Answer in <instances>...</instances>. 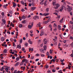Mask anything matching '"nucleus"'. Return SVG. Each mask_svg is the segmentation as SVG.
<instances>
[{
  "label": "nucleus",
  "mask_w": 73,
  "mask_h": 73,
  "mask_svg": "<svg viewBox=\"0 0 73 73\" xmlns=\"http://www.w3.org/2000/svg\"><path fill=\"white\" fill-rule=\"evenodd\" d=\"M1 14L2 16H4V12L2 13H1Z\"/></svg>",
  "instance_id": "nucleus-45"
},
{
  "label": "nucleus",
  "mask_w": 73,
  "mask_h": 73,
  "mask_svg": "<svg viewBox=\"0 0 73 73\" xmlns=\"http://www.w3.org/2000/svg\"><path fill=\"white\" fill-rule=\"evenodd\" d=\"M52 72H53V73H54L55 72H56V70H54V69H53L52 70Z\"/></svg>",
  "instance_id": "nucleus-47"
},
{
  "label": "nucleus",
  "mask_w": 73,
  "mask_h": 73,
  "mask_svg": "<svg viewBox=\"0 0 73 73\" xmlns=\"http://www.w3.org/2000/svg\"><path fill=\"white\" fill-rule=\"evenodd\" d=\"M30 35L31 36V37H33V34H30Z\"/></svg>",
  "instance_id": "nucleus-53"
},
{
  "label": "nucleus",
  "mask_w": 73,
  "mask_h": 73,
  "mask_svg": "<svg viewBox=\"0 0 73 73\" xmlns=\"http://www.w3.org/2000/svg\"><path fill=\"white\" fill-rule=\"evenodd\" d=\"M70 24H73V21H70Z\"/></svg>",
  "instance_id": "nucleus-49"
},
{
  "label": "nucleus",
  "mask_w": 73,
  "mask_h": 73,
  "mask_svg": "<svg viewBox=\"0 0 73 73\" xmlns=\"http://www.w3.org/2000/svg\"><path fill=\"white\" fill-rule=\"evenodd\" d=\"M13 7H14V8H15V7L17 6V4L15 3H14V2H13Z\"/></svg>",
  "instance_id": "nucleus-8"
},
{
  "label": "nucleus",
  "mask_w": 73,
  "mask_h": 73,
  "mask_svg": "<svg viewBox=\"0 0 73 73\" xmlns=\"http://www.w3.org/2000/svg\"><path fill=\"white\" fill-rule=\"evenodd\" d=\"M46 1L44 2V5L45 6H46Z\"/></svg>",
  "instance_id": "nucleus-39"
},
{
  "label": "nucleus",
  "mask_w": 73,
  "mask_h": 73,
  "mask_svg": "<svg viewBox=\"0 0 73 73\" xmlns=\"http://www.w3.org/2000/svg\"><path fill=\"white\" fill-rule=\"evenodd\" d=\"M46 66V69H47V68H49V66L48 65H46L45 66Z\"/></svg>",
  "instance_id": "nucleus-43"
},
{
  "label": "nucleus",
  "mask_w": 73,
  "mask_h": 73,
  "mask_svg": "<svg viewBox=\"0 0 73 73\" xmlns=\"http://www.w3.org/2000/svg\"><path fill=\"white\" fill-rule=\"evenodd\" d=\"M56 19H60V15H57V17H56Z\"/></svg>",
  "instance_id": "nucleus-24"
},
{
  "label": "nucleus",
  "mask_w": 73,
  "mask_h": 73,
  "mask_svg": "<svg viewBox=\"0 0 73 73\" xmlns=\"http://www.w3.org/2000/svg\"><path fill=\"white\" fill-rule=\"evenodd\" d=\"M19 64H20V62H18L15 64V66H18Z\"/></svg>",
  "instance_id": "nucleus-9"
},
{
  "label": "nucleus",
  "mask_w": 73,
  "mask_h": 73,
  "mask_svg": "<svg viewBox=\"0 0 73 73\" xmlns=\"http://www.w3.org/2000/svg\"><path fill=\"white\" fill-rule=\"evenodd\" d=\"M21 19H23V20L24 19H25V17L24 16H23L22 17H21Z\"/></svg>",
  "instance_id": "nucleus-23"
},
{
  "label": "nucleus",
  "mask_w": 73,
  "mask_h": 73,
  "mask_svg": "<svg viewBox=\"0 0 73 73\" xmlns=\"http://www.w3.org/2000/svg\"><path fill=\"white\" fill-rule=\"evenodd\" d=\"M21 11L22 12H24V11H25V9H22L21 10Z\"/></svg>",
  "instance_id": "nucleus-46"
},
{
  "label": "nucleus",
  "mask_w": 73,
  "mask_h": 73,
  "mask_svg": "<svg viewBox=\"0 0 73 73\" xmlns=\"http://www.w3.org/2000/svg\"><path fill=\"white\" fill-rule=\"evenodd\" d=\"M63 9H64V7L63 6H62L61 8L60 9V12H62Z\"/></svg>",
  "instance_id": "nucleus-12"
},
{
  "label": "nucleus",
  "mask_w": 73,
  "mask_h": 73,
  "mask_svg": "<svg viewBox=\"0 0 73 73\" xmlns=\"http://www.w3.org/2000/svg\"><path fill=\"white\" fill-rule=\"evenodd\" d=\"M19 28H22L23 27V25L21 24L19 25Z\"/></svg>",
  "instance_id": "nucleus-36"
},
{
  "label": "nucleus",
  "mask_w": 73,
  "mask_h": 73,
  "mask_svg": "<svg viewBox=\"0 0 73 73\" xmlns=\"http://www.w3.org/2000/svg\"><path fill=\"white\" fill-rule=\"evenodd\" d=\"M52 4L54 6L56 5V1H55L52 2Z\"/></svg>",
  "instance_id": "nucleus-14"
},
{
  "label": "nucleus",
  "mask_w": 73,
  "mask_h": 73,
  "mask_svg": "<svg viewBox=\"0 0 73 73\" xmlns=\"http://www.w3.org/2000/svg\"><path fill=\"white\" fill-rule=\"evenodd\" d=\"M55 6L56 7L54 6V9H58V7H60V4L58 3H57L56 4Z\"/></svg>",
  "instance_id": "nucleus-1"
},
{
  "label": "nucleus",
  "mask_w": 73,
  "mask_h": 73,
  "mask_svg": "<svg viewBox=\"0 0 73 73\" xmlns=\"http://www.w3.org/2000/svg\"><path fill=\"white\" fill-rule=\"evenodd\" d=\"M22 50H23V51H24V50H25V48L23 47L22 48Z\"/></svg>",
  "instance_id": "nucleus-50"
},
{
  "label": "nucleus",
  "mask_w": 73,
  "mask_h": 73,
  "mask_svg": "<svg viewBox=\"0 0 73 73\" xmlns=\"http://www.w3.org/2000/svg\"><path fill=\"white\" fill-rule=\"evenodd\" d=\"M31 59H33L34 58V56H31Z\"/></svg>",
  "instance_id": "nucleus-64"
},
{
  "label": "nucleus",
  "mask_w": 73,
  "mask_h": 73,
  "mask_svg": "<svg viewBox=\"0 0 73 73\" xmlns=\"http://www.w3.org/2000/svg\"><path fill=\"white\" fill-rule=\"evenodd\" d=\"M54 45H57V42H54Z\"/></svg>",
  "instance_id": "nucleus-58"
},
{
  "label": "nucleus",
  "mask_w": 73,
  "mask_h": 73,
  "mask_svg": "<svg viewBox=\"0 0 73 73\" xmlns=\"http://www.w3.org/2000/svg\"><path fill=\"white\" fill-rule=\"evenodd\" d=\"M36 9V7H32L31 8V10L32 11H34V10Z\"/></svg>",
  "instance_id": "nucleus-11"
},
{
  "label": "nucleus",
  "mask_w": 73,
  "mask_h": 73,
  "mask_svg": "<svg viewBox=\"0 0 73 73\" xmlns=\"http://www.w3.org/2000/svg\"><path fill=\"white\" fill-rule=\"evenodd\" d=\"M44 34V32L43 31L42 32L41 34H40V36H42Z\"/></svg>",
  "instance_id": "nucleus-18"
},
{
  "label": "nucleus",
  "mask_w": 73,
  "mask_h": 73,
  "mask_svg": "<svg viewBox=\"0 0 73 73\" xmlns=\"http://www.w3.org/2000/svg\"><path fill=\"white\" fill-rule=\"evenodd\" d=\"M50 20L49 19V20H47V21L44 22H43V24H47V23H49V22Z\"/></svg>",
  "instance_id": "nucleus-5"
},
{
  "label": "nucleus",
  "mask_w": 73,
  "mask_h": 73,
  "mask_svg": "<svg viewBox=\"0 0 73 73\" xmlns=\"http://www.w3.org/2000/svg\"><path fill=\"white\" fill-rule=\"evenodd\" d=\"M29 7H31L32 6V4H31V3H29Z\"/></svg>",
  "instance_id": "nucleus-51"
},
{
  "label": "nucleus",
  "mask_w": 73,
  "mask_h": 73,
  "mask_svg": "<svg viewBox=\"0 0 73 73\" xmlns=\"http://www.w3.org/2000/svg\"><path fill=\"white\" fill-rule=\"evenodd\" d=\"M49 15V13H47L46 14L45 13V16H48Z\"/></svg>",
  "instance_id": "nucleus-38"
},
{
  "label": "nucleus",
  "mask_w": 73,
  "mask_h": 73,
  "mask_svg": "<svg viewBox=\"0 0 73 73\" xmlns=\"http://www.w3.org/2000/svg\"><path fill=\"white\" fill-rule=\"evenodd\" d=\"M23 62H21V63H20V66H22V65H23V64H24V63H23Z\"/></svg>",
  "instance_id": "nucleus-40"
},
{
  "label": "nucleus",
  "mask_w": 73,
  "mask_h": 73,
  "mask_svg": "<svg viewBox=\"0 0 73 73\" xmlns=\"http://www.w3.org/2000/svg\"><path fill=\"white\" fill-rule=\"evenodd\" d=\"M22 62H25V63H27V62H28V60H27V59H24L23 60H22Z\"/></svg>",
  "instance_id": "nucleus-3"
},
{
  "label": "nucleus",
  "mask_w": 73,
  "mask_h": 73,
  "mask_svg": "<svg viewBox=\"0 0 73 73\" xmlns=\"http://www.w3.org/2000/svg\"><path fill=\"white\" fill-rule=\"evenodd\" d=\"M52 52H53V51L52 50H50V54H52Z\"/></svg>",
  "instance_id": "nucleus-42"
},
{
  "label": "nucleus",
  "mask_w": 73,
  "mask_h": 73,
  "mask_svg": "<svg viewBox=\"0 0 73 73\" xmlns=\"http://www.w3.org/2000/svg\"><path fill=\"white\" fill-rule=\"evenodd\" d=\"M21 4H23V5H24V1H23L22 0V1H21Z\"/></svg>",
  "instance_id": "nucleus-27"
},
{
  "label": "nucleus",
  "mask_w": 73,
  "mask_h": 73,
  "mask_svg": "<svg viewBox=\"0 0 73 73\" xmlns=\"http://www.w3.org/2000/svg\"><path fill=\"white\" fill-rule=\"evenodd\" d=\"M52 61H53V62H55V59H53L52 60Z\"/></svg>",
  "instance_id": "nucleus-54"
},
{
  "label": "nucleus",
  "mask_w": 73,
  "mask_h": 73,
  "mask_svg": "<svg viewBox=\"0 0 73 73\" xmlns=\"http://www.w3.org/2000/svg\"><path fill=\"white\" fill-rule=\"evenodd\" d=\"M67 11L68 12H70V11L72 10V7L69 6L67 5Z\"/></svg>",
  "instance_id": "nucleus-2"
},
{
  "label": "nucleus",
  "mask_w": 73,
  "mask_h": 73,
  "mask_svg": "<svg viewBox=\"0 0 73 73\" xmlns=\"http://www.w3.org/2000/svg\"><path fill=\"white\" fill-rule=\"evenodd\" d=\"M17 70H15L14 71L13 73H17Z\"/></svg>",
  "instance_id": "nucleus-37"
},
{
  "label": "nucleus",
  "mask_w": 73,
  "mask_h": 73,
  "mask_svg": "<svg viewBox=\"0 0 73 73\" xmlns=\"http://www.w3.org/2000/svg\"><path fill=\"white\" fill-rule=\"evenodd\" d=\"M1 40L2 41H5V38L4 37H2L1 38Z\"/></svg>",
  "instance_id": "nucleus-13"
},
{
  "label": "nucleus",
  "mask_w": 73,
  "mask_h": 73,
  "mask_svg": "<svg viewBox=\"0 0 73 73\" xmlns=\"http://www.w3.org/2000/svg\"><path fill=\"white\" fill-rule=\"evenodd\" d=\"M70 56L72 57H73V54H71V55H70Z\"/></svg>",
  "instance_id": "nucleus-56"
},
{
  "label": "nucleus",
  "mask_w": 73,
  "mask_h": 73,
  "mask_svg": "<svg viewBox=\"0 0 73 73\" xmlns=\"http://www.w3.org/2000/svg\"><path fill=\"white\" fill-rule=\"evenodd\" d=\"M14 68L12 67V68L11 69V70H14Z\"/></svg>",
  "instance_id": "nucleus-60"
},
{
  "label": "nucleus",
  "mask_w": 73,
  "mask_h": 73,
  "mask_svg": "<svg viewBox=\"0 0 73 73\" xmlns=\"http://www.w3.org/2000/svg\"><path fill=\"white\" fill-rule=\"evenodd\" d=\"M17 46L18 48H19V49H21V45H20V44L19 45H18Z\"/></svg>",
  "instance_id": "nucleus-16"
},
{
  "label": "nucleus",
  "mask_w": 73,
  "mask_h": 73,
  "mask_svg": "<svg viewBox=\"0 0 73 73\" xmlns=\"http://www.w3.org/2000/svg\"><path fill=\"white\" fill-rule=\"evenodd\" d=\"M22 22L23 24H25V23H27V21H26V20H24Z\"/></svg>",
  "instance_id": "nucleus-15"
},
{
  "label": "nucleus",
  "mask_w": 73,
  "mask_h": 73,
  "mask_svg": "<svg viewBox=\"0 0 73 73\" xmlns=\"http://www.w3.org/2000/svg\"><path fill=\"white\" fill-rule=\"evenodd\" d=\"M40 56H41V57H45V55L44 54H42L41 53H40Z\"/></svg>",
  "instance_id": "nucleus-21"
},
{
  "label": "nucleus",
  "mask_w": 73,
  "mask_h": 73,
  "mask_svg": "<svg viewBox=\"0 0 73 73\" xmlns=\"http://www.w3.org/2000/svg\"><path fill=\"white\" fill-rule=\"evenodd\" d=\"M38 60H39V59L38 58L36 59L35 60L36 61H38Z\"/></svg>",
  "instance_id": "nucleus-63"
},
{
  "label": "nucleus",
  "mask_w": 73,
  "mask_h": 73,
  "mask_svg": "<svg viewBox=\"0 0 73 73\" xmlns=\"http://www.w3.org/2000/svg\"><path fill=\"white\" fill-rule=\"evenodd\" d=\"M28 43H27V42H25V46L26 47L28 46Z\"/></svg>",
  "instance_id": "nucleus-19"
},
{
  "label": "nucleus",
  "mask_w": 73,
  "mask_h": 73,
  "mask_svg": "<svg viewBox=\"0 0 73 73\" xmlns=\"http://www.w3.org/2000/svg\"><path fill=\"white\" fill-rule=\"evenodd\" d=\"M25 35L26 38H28V33H26Z\"/></svg>",
  "instance_id": "nucleus-31"
},
{
  "label": "nucleus",
  "mask_w": 73,
  "mask_h": 73,
  "mask_svg": "<svg viewBox=\"0 0 73 73\" xmlns=\"http://www.w3.org/2000/svg\"><path fill=\"white\" fill-rule=\"evenodd\" d=\"M43 48H44V50H46V45L44 46L43 47Z\"/></svg>",
  "instance_id": "nucleus-22"
},
{
  "label": "nucleus",
  "mask_w": 73,
  "mask_h": 73,
  "mask_svg": "<svg viewBox=\"0 0 73 73\" xmlns=\"http://www.w3.org/2000/svg\"><path fill=\"white\" fill-rule=\"evenodd\" d=\"M54 31L55 32H56V31H57V29L55 28V29H54Z\"/></svg>",
  "instance_id": "nucleus-57"
},
{
  "label": "nucleus",
  "mask_w": 73,
  "mask_h": 73,
  "mask_svg": "<svg viewBox=\"0 0 73 73\" xmlns=\"http://www.w3.org/2000/svg\"><path fill=\"white\" fill-rule=\"evenodd\" d=\"M54 28H57V25L55 23L54 24Z\"/></svg>",
  "instance_id": "nucleus-25"
},
{
  "label": "nucleus",
  "mask_w": 73,
  "mask_h": 73,
  "mask_svg": "<svg viewBox=\"0 0 73 73\" xmlns=\"http://www.w3.org/2000/svg\"><path fill=\"white\" fill-rule=\"evenodd\" d=\"M40 1H42L40 3V4H41V5H43V4H44V1L45 0H40Z\"/></svg>",
  "instance_id": "nucleus-10"
},
{
  "label": "nucleus",
  "mask_w": 73,
  "mask_h": 73,
  "mask_svg": "<svg viewBox=\"0 0 73 73\" xmlns=\"http://www.w3.org/2000/svg\"><path fill=\"white\" fill-rule=\"evenodd\" d=\"M9 13H10V14H12V13H13V11H12V10H10L9 11Z\"/></svg>",
  "instance_id": "nucleus-32"
},
{
  "label": "nucleus",
  "mask_w": 73,
  "mask_h": 73,
  "mask_svg": "<svg viewBox=\"0 0 73 73\" xmlns=\"http://www.w3.org/2000/svg\"><path fill=\"white\" fill-rule=\"evenodd\" d=\"M61 26H60V25H58V29H59V30H61Z\"/></svg>",
  "instance_id": "nucleus-20"
},
{
  "label": "nucleus",
  "mask_w": 73,
  "mask_h": 73,
  "mask_svg": "<svg viewBox=\"0 0 73 73\" xmlns=\"http://www.w3.org/2000/svg\"><path fill=\"white\" fill-rule=\"evenodd\" d=\"M15 22H16V21L15 20V19H14L13 20V23H15Z\"/></svg>",
  "instance_id": "nucleus-55"
},
{
  "label": "nucleus",
  "mask_w": 73,
  "mask_h": 73,
  "mask_svg": "<svg viewBox=\"0 0 73 73\" xmlns=\"http://www.w3.org/2000/svg\"><path fill=\"white\" fill-rule=\"evenodd\" d=\"M23 42V39L21 38L20 41V43H22Z\"/></svg>",
  "instance_id": "nucleus-41"
},
{
  "label": "nucleus",
  "mask_w": 73,
  "mask_h": 73,
  "mask_svg": "<svg viewBox=\"0 0 73 73\" xmlns=\"http://www.w3.org/2000/svg\"><path fill=\"white\" fill-rule=\"evenodd\" d=\"M28 27L29 29H31L32 26L31 25H29Z\"/></svg>",
  "instance_id": "nucleus-28"
},
{
  "label": "nucleus",
  "mask_w": 73,
  "mask_h": 73,
  "mask_svg": "<svg viewBox=\"0 0 73 73\" xmlns=\"http://www.w3.org/2000/svg\"><path fill=\"white\" fill-rule=\"evenodd\" d=\"M19 57H17L16 58V60H17V61H19Z\"/></svg>",
  "instance_id": "nucleus-34"
},
{
  "label": "nucleus",
  "mask_w": 73,
  "mask_h": 73,
  "mask_svg": "<svg viewBox=\"0 0 73 73\" xmlns=\"http://www.w3.org/2000/svg\"><path fill=\"white\" fill-rule=\"evenodd\" d=\"M35 56H38L39 57V56H40V54H38L37 53L36 54Z\"/></svg>",
  "instance_id": "nucleus-44"
},
{
  "label": "nucleus",
  "mask_w": 73,
  "mask_h": 73,
  "mask_svg": "<svg viewBox=\"0 0 73 73\" xmlns=\"http://www.w3.org/2000/svg\"><path fill=\"white\" fill-rule=\"evenodd\" d=\"M44 44H46L47 43V40H46V38H44Z\"/></svg>",
  "instance_id": "nucleus-7"
},
{
  "label": "nucleus",
  "mask_w": 73,
  "mask_h": 73,
  "mask_svg": "<svg viewBox=\"0 0 73 73\" xmlns=\"http://www.w3.org/2000/svg\"><path fill=\"white\" fill-rule=\"evenodd\" d=\"M7 52H8V51H7V49H5L4 50V51H3V53H7Z\"/></svg>",
  "instance_id": "nucleus-17"
},
{
  "label": "nucleus",
  "mask_w": 73,
  "mask_h": 73,
  "mask_svg": "<svg viewBox=\"0 0 73 73\" xmlns=\"http://www.w3.org/2000/svg\"><path fill=\"white\" fill-rule=\"evenodd\" d=\"M71 48H73V42L70 44Z\"/></svg>",
  "instance_id": "nucleus-30"
},
{
  "label": "nucleus",
  "mask_w": 73,
  "mask_h": 73,
  "mask_svg": "<svg viewBox=\"0 0 73 73\" xmlns=\"http://www.w3.org/2000/svg\"><path fill=\"white\" fill-rule=\"evenodd\" d=\"M46 12H49V8H46Z\"/></svg>",
  "instance_id": "nucleus-35"
},
{
  "label": "nucleus",
  "mask_w": 73,
  "mask_h": 73,
  "mask_svg": "<svg viewBox=\"0 0 73 73\" xmlns=\"http://www.w3.org/2000/svg\"><path fill=\"white\" fill-rule=\"evenodd\" d=\"M5 70H6V71H7L8 70V68H5Z\"/></svg>",
  "instance_id": "nucleus-59"
},
{
  "label": "nucleus",
  "mask_w": 73,
  "mask_h": 73,
  "mask_svg": "<svg viewBox=\"0 0 73 73\" xmlns=\"http://www.w3.org/2000/svg\"><path fill=\"white\" fill-rule=\"evenodd\" d=\"M39 50L42 53H44V50L43 49H40Z\"/></svg>",
  "instance_id": "nucleus-4"
},
{
  "label": "nucleus",
  "mask_w": 73,
  "mask_h": 73,
  "mask_svg": "<svg viewBox=\"0 0 73 73\" xmlns=\"http://www.w3.org/2000/svg\"><path fill=\"white\" fill-rule=\"evenodd\" d=\"M63 20H64V17L62 18V19L60 21V22L62 23V22H63Z\"/></svg>",
  "instance_id": "nucleus-26"
},
{
  "label": "nucleus",
  "mask_w": 73,
  "mask_h": 73,
  "mask_svg": "<svg viewBox=\"0 0 73 73\" xmlns=\"http://www.w3.org/2000/svg\"><path fill=\"white\" fill-rule=\"evenodd\" d=\"M55 61H56V62H58V59L56 58V60H55Z\"/></svg>",
  "instance_id": "nucleus-48"
},
{
  "label": "nucleus",
  "mask_w": 73,
  "mask_h": 73,
  "mask_svg": "<svg viewBox=\"0 0 73 73\" xmlns=\"http://www.w3.org/2000/svg\"><path fill=\"white\" fill-rule=\"evenodd\" d=\"M31 4L32 6H33L34 5V2H33L31 3Z\"/></svg>",
  "instance_id": "nucleus-52"
},
{
  "label": "nucleus",
  "mask_w": 73,
  "mask_h": 73,
  "mask_svg": "<svg viewBox=\"0 0 73 73\" xmlns=\"http://www.w3.org/2000/svg\"><path fill=\"white\" fill-rule=\"evenodd\" d=\"M33 19H39V18L38 17V16L36 15L33 18Z\"/></svg>",
  "instance_id": "nucleus-6"
},
{
  "label": "nucleus",
  "mask_w": 73,
  "mask_h": 73,
  "mask_svg": "<svg viewBox=\"0 0 73 73\" xmlns=\"http://www.w3.org/2000/svg\"><path fill=\"white\" fill-rule=\"evenodd\" d=\"M50 59H52V58H53V57H52V56H50Z\"/></svg>",
  "instance_id": "nucleus-62"
},
{
  "label": "nucleus",
  "mask_w": 73,
  "mask_h": 73,
  "mask_svg": "<svg viewBox=\"0 0 73 73\" xmlns=\"http://www.w3.org/2000/svg\"><path fill=\"white\" fill-rule=\"evenodd\" d=\"M28 42H29L30 44H32V42L30 41V40H28Z\"/></svg>",
  "instance_id": "nucleus-29"
},
{
  "label": "nucleus",
  "mask_w": 73,
  "mask_h": 73,
  "mask_svg": "<svg viewBox=\"0 0 73 73\" xmlns=\"http://www.w3.org/2000/svg\"><path fill=\"white\" fill-rule=\"evenodd\" d=\"M47 73H52L51 70H49L47 72Z\"/></svg>",
  "instance_id": "nucleus-33"
},
{
  "label": "nucleus",
  "mask_w": 73,
  "mask_h": 73,
  "mask_svg": "<svg viewBox=\"0 0 73 73\" xmlns=\"http://www.w3.org/2000/svg\"><path fill=\"white\" fill-rule=\"evenodd\" d=\"M33 48H31V52H33Z\"/></svg>",
  "instance_id": "nucleus-61"
}]
</instances>
